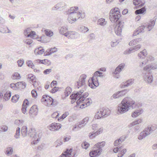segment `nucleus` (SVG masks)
I'll use <instances>...</instances> for the list:
<instances>
[{"label":"nucleus","mask_w":157,"mask_h":157,"mask_svg":"<svg viewBox=\"0 0 157 157\" xmlns=\"http://www.w3.org/2000/svg\"><path fill=\"white\" fill-rule=\"evenodd\" d=\"M86 77V75L85 74H82L80 76L78 81L76 82L74 86L75 89H78L82 86H84V89H82L78 91H74L71 95L69 98L71 99V102L72 104L74 103L77 100V103L78 105V103L79 104L80 102L84 101L86 98L88 96V92H85L82 94L87 87L85 85Z\"/></svg>","instance_id":"nucleus-1"},{"label":"nucleus","mask_w":157,"mask_h":157,"mask_svg":"<svg viewBox=\"0 0 157 157\" xmlns=\"http://www.w3.org/2000/svg\"><path fill=\"white\" fill-rule=\"evenodd\" d=\"M121 15L118 8H114L111 10L109 12V18L112 23H117L114 30L116 34L118 36L121 35L124 22L120 21Z\"/></svg>","instance_id":"nucleus-2"},{"label":"nucleus","mask_w":157,"mask_h":157,"mask_svg":"<svg viewBox=\"0 0 157 157\" xmlns=\"http://www.w3.org/2000/svg\"><path fill=\"white\" fill-rule=\"evenodd\" d=\"M142 106L141 103H135V101L131 98L126 97L118 105L117 111L120 114H123L128 111L131 108L136 109Z\"/></svg>","instance_id":"nucleus-3"},{"label":"nucleus","mask_w":157,"mask_h":157,"mask_svg":"<svg viewBox=\"0 0 157 157\" xmlns=\"http://www.w3.org/2000/svg\"><path fill=\"white\" fill-rule=\"evenodd\" d=\"M157 66L151 64L147 65L144 68V71H145L144 75V78L145 82L148 83H151L153 81V75L151 70L156 69Z\"/></svg>","instance_id":"nucleus-4"},{"label":"nucleus","mask_w":157,"mask_h":157,"mask_svg":"<svg viewBox=\"0 0 157 157\" xmlns=\"http://www.w3.org/2000/svg\"><path fill=\"white\" fill-rule=\"evenodd\" d=\"M102 72L99 71L95 72L93 74L92 77L90 78L88 81L89 86L93 89H94L99 84L98 77H103Z\"/></svg>","instance_id":"nucleus-5"},{"label":"nucleus","mask_w":157,"mask_h":157,"mask_svg":"<svg viewBox=\"0 0 157 157\" xmlns=\"http://www.w3.org/2000/svg\"><path fill=\"white\" fill-rule=\"evenodd\" d=\"M105 144L104 141L97 143L94 145L93 149L91 150L89 153V155L90 157H96L99 156L102 151V148Z\"/></svg>","instance_id":"nucleus-6"},{"label":"nucleus","mask_w":157,"mask_h":157,"mask_svg":"<svg viewBox=\"0 0 157 157\" xmlns=\"http://www.w3.org/2000/svg\"><path fill=\"white\" fill-rule=\"evenodd\" d=\"M157 128L156 125L155 124L148 125L145 128L144 130L141 132L138 137L139 140H141L146 136L150 134L153 131Z\"/></svg>","instance_id":"nucleus-7"},{"label":"nucleus","mask_w":157,"mask_h":157,"mask_svg":"<svg viewBox=\"0 0 157 157\" xmlns=\"http://www.w3.org/2000/svg\"><path fill=\"white\" fill-rule=\"evenodd\" d=\"M78 10V7L77 6L72 7L69 9V18L70 17V19L72 21H76L77 19L76 18V17L77 16L79 17L82 16V13L78 12L77 13L76 11Z\"/></svg>","instance_id":"nucleus-8"},{"label":"nucleus","mask_w":157,"mask_h":157,"mask_svg":"<svg viewBox=\"0 0 157 157\" xmlns=\"http://www.w3.org/2000/svg\"><path fill=\"white\" fill-rule=\"evenodd\" d=\"M35 131L36 130L34 128H32L29 130L28 133V136H29L34 138L35 139L37 138L36 140H34L32 142V144H33L34 145L37 144L40 140L39 138H37V137H39V136L37 134V133Z\"/></svg>","instance_id":"nucleus-9"},{"label":"nucleus","mask_w":157,"mask_h":157,"mask_svg":"<svg viewBox=\"0 0 157 157\" xmlns=\"http://www.w3.org/2000/svg\"><path fill=\"white\" fill-rule=\"evenodd\" d=\"M88 121V117H86L81 121L75 124L72 128V130L73 131H76L78 129H80L86 124Z\"/></svg>","instance_id":"nucleus-10"},{"label":"nucleus","mask_w":157,"mask_h":157,"mask_svg":"<svg viewBox=\"0 0 157 157\" xmlns=\"http://www.w3.org/2000/svg\"><path fill=\"white\" fill-rule=\"evenodd\" d=\"M129 91L128 89H124L121 91H119L114 94L111 98L114 99L119 98L125 95Z\"/></svg>","instance_id":"nucleus-11"},{"label":"nucleus","mask_w":157,"mask_h":157,"mask_svg":"<svg viewBox=\"0 0 157 157\" xmlns=\"http://www.w3.org/2000/svg\"><path fill=\"white\" fill-rule=\"evenodd\" d=\"M142 122V119H137L133 122L131 123L130 124L128 125L129 128H131L134 125H136L134 127V129L135 131H138L139 130L140 128V126L139 125H136L139 124L140 123Z\"/></svg>","instance_id":"nucleus-12"},{"label":"nucleus","mask_w":157,"mask_h":157,"mask_svg":"<svg viewBox=\"0 0 157 157\" xmlns=\"http://www.w3.org/2000/svg\"><path fill=\"white\" fill-rule=\"evenodd\" d=\"M61 127V124L59 123H53L49 126L48 128L52 131H56L59 129Z\"/></svg>","instance_id":"nucleus-13"},{"label":"nucleus","mask_w":157,"mask_h":157,"mask_svg":"<svg viewBox=\"0 0 157 157\" xmlns=\"http://www.w3.org/2000/svg\"><path fill=\"white\" fill-rule=\"evenodd\" d=\"M60 33L64 35L65 36L68 37L69 35V31H68V27L67 26L61 27L59 30Z\"/></svg>","instance_id":"nucleus-14"},{"label":"nucleus","mask_w":157,"mask_h":157,"mask_svg":"<svg viewBox=\"0 0 157 157\" xmlns=\"http://www.w3.org/2000/svg\"><path fill=\"white\" fill-rule=\"evenodd\" d=\"M29 105V102L28 100L25 99L23 101L22 106L21 108V110L24 114H25L27 110V108Z\"/></svg>","instance_id":"nucleus-15"},{"label":"nucleus","mask_w":157,"mask_h":157,"mask_svg":"<svg viewBox=\"0 0 157 157\" xmlns=\"http://www.w3.org/2000/svg\"><path fill=\"white\" fill-rule=\"evenodd\" d=\"M125 66L124 63H122L119 64L115 69L113 73L115 75H117L120 73L122 70L124 68Z\"/></svg>","instance_id":"nucleus-16"},{"label":"nucleus","mask_w":157,"mask_h":157,"mask_svg":"<svg viewBox=\"0 0 157 157\" xmlns=\"http://www.w3.org/2000/svg\"><path fill=\"white\" fill-rule=\"evenodd\" d=\"M38 111L36 105H33L30 109L29 113L30 115H36L37 114Z\"/></svg>","instance_id":"nucleus-17"},{"label":"nucleus","mask_w":157,"mask_h":157,"mask_svg":"<svg viewBox=\"0 0 157 157\" xmlns=\"http://www.w3.org/2000/svg\"><path fill=\"white\" fill-rule=\"evenodd\" d=\"M101 115H103V117H105L110 114V111L108 108H103L102 110L100 111Z\"/></svg>","instance_id":"nucleus-18"},{"label":"nucleus","mask_w":157,"mask_h":157,"mask_svg":"<svg viewBox=\"0 0 157 157\" xmlns=\"http://www.w3.org/2000/svg\"><path fill=\"white\" fill-rule=\"evenodd\" d=\"M80 36V34L75 32L69 31V38L71 39H77Z\"/></svg>","instance_id":"nucleus-19"},{"label":"nucleus","mask_w":157,"mask_h":157,"mask_svg":"<svg viewBox=\"0 0 157 157\" xmlns=\"http://www.w3.org/2000/svg\"><path fill=\"white\" fill-rule=\"evenodd\" d=\"M143 112V110L142 109L136 110L132 113V116L133 117H136L142 114Z\"/></svg>","instance_id":"nucleus-20"},{"label":"nucleus","mask_w":157,"mask_h":157,"mask_svg":"<svg viewBox=\"0 0 157 157\" xmlns=\"http://www.w3.org/2000/svg\"><path fill=\"white\" fill-rule=\"evenodd\" d=\"M156 19V17H154L153 19L151 20L150 23L148 25L147 27L149 31H150L153 28L155 24V21Z\"/></svg>","instance_id":"nucleus-21"},{"label":"nucleus","mask_w":157,"mask_h":157,"mask_svg":"<svg viewBox=\"0 0 157 157\" xmlns=\"http://www.w3.org/2000/svg\"><path fill=\"white\" fill-rule=\"evenodd\" d=\"M44 49L42 47H40L35 49L34 52L36 55H41L44 52Z\"/></svg>","instance_id":"nucleus-22"},{"label":"nucleus","mask_w":157,"mask_h":157,"mask_svg":"<svg viewBox=\"0 0 157 157\" xmlns=\"http://www.w3.org/2000/svg\"><path fill=\"white\" fill-rule=\"evenodd\" d=\"M49 98L46 101L47 102L48 106L53 105L55 106L56 105V101H54V99L51 97H49Z\"/></svg>","instance_id":"nucleus-23"},{"label":"nucleus","mask_w":157,"mask_h":157,"mask_svg":"<svg viewBox=\"0 0 157 157\" xmlns=\"http://www.w3.org/2000/svg\"><path fill=\"white\" fill-rule=\"evenodd\" d=\"M147 55V53L145 49H144L143 51L140 52L138 54V56L140 58L144 59L145 57Z\"/></svg>","instance_id":"nucleus-24"},{"label":"nucleus","mask_w":157,"mask_h":157,"mask_svg":"<svg viewBox=\"0 0 157 157\" xmlns=\"http://www.w3.org/2000/svg\"><path fill=\"white\" fill-rule=\"evenodd\" d=\"M142 40L141 38L136 39L131 41L129 43V45L130 46H133L136 45L138 43L140 42Z\"/></svg>","instance_id":"nucleus-25"},{"label":"nucleus","mask_w":157,"mask_h":157,"mask_svg":"<svg viewBox=\"0 0 157 157\" xmlns=\"http://www.w3.org/2000/svg\"><path fill=\"white\" fill-rule=\"evenodd\" d=\"M21 133L23 137L27 136V127L25 126H23L21 131Z\"/></svg>","instance_id":"nucleus-26"},{"label":"nucleus","mask_w":157,"mask_h":157,"mask_svg":"<svg viewBox=\"0 0 157 157\" xmlns=\"http://www.w3.org/2000/svg\"><path fill=\"white\" fill-rule=\"evenodd\" d=\"M27 78L32 83H34L36 81L35 76L32 74H30L27 75Z\"/></svg>","instance_id":"nucleus-27"},{"label":"nucleus","mask_w":157,"mask_h":157,"mask_svg":"<svg viewBox=\"0 0 157 157\" xmlns=\"http://www.w3.org/2000/svg\"><path fill=\"white\" fill-rule=\"evenodd\" d=\"M44 31L46 35L48 36L51 37L53 36V32L50 30L44 29L43 30Z\"/></svg>","instance_id":"nucleus-28"},{"label":"nucleus","mask_w":157,"mask_h":157,"mask_svg":"<svg viewBox=\"0 0 157 157\" xmlns=\"http://www.w3.org/2000/svg\"><path fill=\"white\" fill-rule=\"evenodd\" d=\"M144 27L142 26L140 29L138 28L134 32L133 34V36H136L139 34L140 33H143Z\"/></svg>","instance_id":"nucleus-29"},{"label":"nucleus","mask_w":157,"mask_h":157,"mask_svg":"<svg viewBox=\"0 0 157 157\" xmlns=\"http://www.w3.org/2000/svg\"><path fill=\"white\" fill-rule=\"evenodd\" d=\"M146 11L145 8L142 7L140 9L136 10L135 12V13L136 14H143Z\"/></svg>","instance_id":"nucleus-30"},{"label":"nucleus","mask_w":157,"mask_h":157,"mask_svg":"<svg viewBox=\"0 0 157 157\" xmlns=\"http://www.w3.org/2000/svg\"><path fill=\"white\" fill-rule=\"evenodd\" d=\"M11 95V93L10 91H7L4 94L3 98L6 101L10 99Z\"/></svg>","instance_id":"nucleus-31"},{"label":"nucleus","mask_w":157,"mask_h":157,"mask_svg":"<svg viewBox=\"0 0 157 157\" xmlns=\"http://www.w3.org/2000/svg\"><path fill=\"white\" fill-rule=\"evenodd\" d=\"M97 23L98 25L104 26L106 25V22L105 21V19L102 18L98 20Z\"/></svg>","instance_id":"nucleus-32"},{"label":"nucleus","mask_w":157,"mask_h":157,"mask_svg":"<svg viewBox=\"0 0 157 157\" xmlns=\"http://www.w3.org/2000/svg\"><path fill=\"white\" fill-rule=\"evenodd\" d=\"M63 144V140L62 139H58L54 143V146L56 147H57L58 146L62 145Z\"/></svg>","instance_id":"nucleus-33"},{"label":"nucleus","mask_w":157,"mask_h":157,"mask_svg":"<svg viewBox=\"0 0 157 157\" xmlns=\"http://www.w3.org/2000/svg\"><path fill=\"white\" fill-rule=\"evenodd\" d=\"M50 51L49 53H46V52H44V56H48L51 55L52 53L56 52L57 51V48L56 47L51 48L50 49Z\"/></svg>","instance_id":"nucleus-34"},{"label":"nucleus","mask_w":157,"mask_h":157,"mask_svg":"<svg viewBox=\"0 0 157 157\" xmlns=\"http://www.w3.org/2000/svg\"><path fill=\"white\" fill-rule=\"evenodd\" d=\"M36 33L33 31H31V32L28 35L26 36V37H30L32 39L37 38L35 37V36H36Z\"/></svg>","instance_id":"nucleus-35"},{"label":"nucleus","mask_w":157,"mask_h":157,"mask_svg":"<svg viewBox=\"0 0 157 157\" xmlns=\"http://www.w3.org/2000/svg\"><path fill=\"white\" fill-rule=\"evenodd\" d=\"M59 157H69V148H67L66 150L64 151Z\"/></svg>","instance_id":"nucleus-36"},{"label":"nucleus","mask_w":157,"mask_h":157,"mask_svg":"<svg viewBox=\"0 0 157 157\" xmlns=\"http://www.w3.org/2000/svg\"><path fill=\"white\" fill-rule=\"evenodd\" d=\"M78 105H77V103H76V105L75 106L76 107H77V106H79V108H80L81 109H82L83 108H85L84 107L85 106L86 107V103H85V101H83L82 102H80V103H78Z\"/></svg>","instance_id":"nucleus-37"},{"label":"nucleus","mask_w":157,"mask_h":157,"mask_svg":"<svg viewBox=\"0 0 157 157\" xmlns=\"http://www.w3.org/2000/svg\"><path fill=\"white\" fill-rule=\"evenodd\" d=\"M76 154L75 150H73L72 148L69 149V157H75Z\"/></svg>","instance_id":"nucleus-38"},{"label":"nucleus","mask_w":157,"mask_h":157,"mask_svg":"<svg viewBox=\"0 0 157 157\" xmlns=\"http://www.w3.org/2000/svg\"><path fill=\"white\" fill-rule=\"evenodd\" d=\"M20 128L18 127L16 128V132L14 135V137L16 139L19 138L20 136Z\"/></svg>","instance_id":"nucleus-39"},{"label":"nucleus","mask_w":157,"mask_h":157,"mask_svg":"<svg viewBox=\"0 0 157 157\" xmlns=\"http://www.w3.org/2000/svg\"><path fill=\"white\" fill-rule=\"evenodd\" d=\"M134 82V80L133 79H130L127 80L125 83L126 84V86L132 85Z\"/></svg>","instance_id":"nucleus-40"},{"label":"nucleus","mask_w":157,"mask_h":157,"mask_svg":"<svg viewBox=\"0 0 157 157\" xmlns=\"http://www.w3.org/2000/svg\"><path fill=\"white\" fill-rule=\"evenodd\" d=\"M19 98V96L18 95H15L12 97L11 98L12 101L13 102L16 103L18 100Z\"/></svg>","instance_id":"nucleus-41"},{"label":"nucleus","mask_w":157,"mask_h":157,"mask_svg":"<svg viewBox=\"0 0 157 157\" xmlns=\"http://www.w3.org/2000/svg\"><path fill=\"white\" fill-rule=\"evenodd\" d=\"M80 30L81 32L85 33L88 31L89 29L87 27L84 26H82L80 28Z\"/></svg>","instance_id":"nucleus-42"},{"label":"nucleus","mask_w":157,"mask_h":157,"mask_svg":"<svg viewBox=\"0 0 157 157\" xmlns=\"http://www.w3.org/2000/svg\"><path fill=\"white\" fill-rule=\"evenodd\" d=\"M51 97L49 96V95L45 94L43 95L42 97V98L41 99V102H45L47 101L49 98V97Z\"/></svg>","instance_id":"nucleus-43"},{"label":"nucleus","mask_w":157,"mask_h":157,"mask_svg":"<svg viewBox=\"0 0 157 157\" xmlns=\"http://www.w3.org/2000/svg\"><path fill=\"white\" fill-rule=\"evenodd\" d=\"M133 52L134 51L133 50V48H132V47H131L130 48H128L125 50L124 52V55H128L131 53Z\"/></svg>","instance_id":"nucleus-44"},{"label":"nucleus","mask_w":157,"mask_h":157,"mask_svg":"<svg viewBox=\"0 0 157 157\" xmlns=\"http://www.w3.org/2000/svg\"><path fill=\"white\" fill-rule=\"evenodd\" d=\"M12 78L13 79H19L21 78L20 75L18 73H15L12 75Z\"/></svg>","instance_id":"nucleus-45"},{"label":"nucleus","mask_w":157,"mask_h":157,"mask_svg":"<svg viewBox=\"0 0 157 157\" xmlns=\"http://www.w3.org/2000/svg\"><path fill=\"white\" fill-rule=\"evenodd\" d=\"M13 152V149L11 147H9L7 148V150L6 151V155H11Z\"/></svg>","instance_id":"nucleus-46"},{"label":"nucleus","mask_w":157,"mask_h":157,"mask_svg":"<svg viewBox=\"0 0 157 157\" xmlns=\"http://www.w3.org/2000/svg\"><path fill=\"white\" fill-rule=\"evenodd\" d=\"M68 114V113L66 112L58 118V121H62L63 119L65 118Z\"/></svg>","instance_id":"nucleus-47"},{"label":"nucleus","mask_w":157,"mask_h":157,"mask_svg":"<svg viewBox=\"0 0 157 157\" xmlns=\"http://www.w3.org/2000/svg\"><path fill=\"white\" fill-rule=\"evenodd\" d=\"M27 65L32 68L34 69V65L33 64L31 60H28L26 62Z\"/></svg>","instance_id":"nucleus-48"},{"label":"nucleus","mask_w":157,"mask_h":157,"mask_svg":"<svg viewBox=\"0 0 157 157\" xmlns=\"http://www.w3.org/2000/svg\"><path fill=\"white\" fill-rule=\"evenodd\" d=\"M101 114L100 112L99 111L95 115L94 118L95 119H99L101 118H103V115H101Z\"/></svg>","instance_id":"nucleus-49"},{"label":"nucleus","mask_w":157,"mask_h":157,"mask_svg":"<svg viewBox=\"0 0 157 157\" xmlns=\"http://www.w3.org/2000/svg\"><path fill=\"white\" fill-rule=\"evenodd\" d=\"M97 134L96 133L95 131H94L93 132H91L89 134V136L90 139H93L97 136V135H96Z\"/></svg>","instance_id":"nucleus-50"},{"label":"nucleus","mask_w":157,"mask_h":157,"mask_svg":"<svg viewBox=\"0 0 157 157\" xmlns=\"http://www.w3.org/2000/svg\"><path fill=\"white\" fill-rule=\"evenodd\" d=\"M89 144L86 141L83 142L82 144V147L83 148L86 149L89 146Z\"/></svg>","instance_id":"nucleus-51"},{"label":"nucleus","mask_w":157,"mask_h":157,"mask_svg":"<svg viewBox=\"0 0 157 157\" xmlns=\"http://www.w3.org/2000/svg\"><path fill=\"white\" fill-rule=\"evenodd\" d=\"M10 87L13 90H17L19 89V87L17 86L16 83H11L10 85Z\"/></svg>","instance_id":"nucleus-52"},{"label":"nucleus","mask_w":157,"mask_h":157,"mask_svg":"<svg viewBox=\"0 0 157 157\" xmlns=\"http://www.w3.org/2000/svg\"><path fill=\"white\" fill-rule=\"evenodd\" d=\"M31 32V29L29 28H28L24 30V34L25 36H26Z\"/></svg>","instance_id":"nucleus-53"},{"label":"nucleus","mask_w":157,"mask_h":157,"mask_svg":"<svg viewBox=\"0 0 157 157\" xmlns=\"http://www.w3.org/2000/svg\"><path fill=\"white\" fill-rule=\"evenodd\" d=\"M63 5H64V2H61L57 4L56 6H58L59 7V10L62 11L61 8Z\"/></svg>","instance_id":"nucleus-54"},{"label":"nucleus","mask_w":157,"mask_h":157,"mask_svg":"<svg viewBox=\"0 0 157 157\" xmlns=\"http://www.w3.org/2000/svg\"><path fill=\"white\" fill-rule=\"evenodd\" d=\"M24 42L25 44L29 45L33 42V40L31 39H26L24 41Z\"/></svg>","instance_id":"nucleus-55"},{"label":"nucleus","mask_w":157,"mask_h":157,"mask_svg":"<svg viewBox=\"0 0 157 157\" xmlns=\"http://www.w3.org/2000/svg\"><path fill=\"white\" fill-rule=\"evenodd\" d=\"M31 94L33 97L36 98L37 95L36 91L35 90H33L31 91Z\"/></svg>","instance_id":"nucleus-56"},{"label":"nucleus","mask_w":157,"mask_h":157,"mask_svg":"<svg viewBox=\"0 0 157 157\" xmlns=\"http://www.w3.org/2000/svg\"><path fill=\"white\" fill-rule=\"evenodd\" d=\"M85 99L86 100H84V101H85V103H86V106H87L90 105V103H91L92 101L90 103V100H91V99L90 98H86Z\"/></svg>","instance_id":"nucleus-57"},{"label":"nucleus","mask_w":157,"mask_h":157,"mask_svg":"<svg viewBox=\"0 0 157 157\" xmlns=\"http://www.w3.org/2000/svg\"><path fill=\"white\" fill-rule=\"evenodd\" d=\"M59 113L57 112H56L52 114L51 115V116L53 118H56L59 116Z\"/></svg>","instance_id":"nucleus-58"},{"label":"nucleus","mask_w":157,"mask_h":157,"mask_svg":"<svg viewBox=\"0 0 157 157\" xmlns=\"http://www.w3.org/2000/svg\"><path fill=\"white\" fill-rule=\"evenodd\" d=\"M19 67H21L24 63V61L23 59H20L17 61Z\"/></svg>","instance_id":"nucleus-59"},{"label":"nucleus","mask_w":157,"mask_h":157,"mask_svg":"<svg viewBox=\"0 0 157 157\" xmlns=\"http://www.w3.org/2000/svg\"><path fill=\"white\" fill-rule=\"evenodd\" d=\"M52 71V70L51 69H47L43 71V73L45 75H48Z\"/></svg>","instance_id":"nucleus-60"},{"label":"nucleus","mask_w":157,"mask_h":157,"mask_svg":"<svg viewBox=\"0 0 157 157\" xmlns=\"http://www.w3.org/2000/svg\"><path fill=\"white\" fill-rule=\"evenodd\" d=\"M33 83V86L35 87L36 88V87H37V88L38 89H39L40 88H41V87L40 86H39V87H37V86L39 85L40 84V83L39 82H37L36 81L35 82H34Z\"/></svg>","instance_id":"nucleus-61"},{"label":"nucleus","mask_w":157,"mask_h":157,"mask_svg":"<svg viewBox=\"0 0 157 157\" xmlns=\"http://www.w3.org/2000/svg\"><path fill=\"white\" fill-rule=\"evenodd\" d=\"M58 89L59 88L55 86L52 89L50 92L52 94L55 93L58 90Z\"/></svg>","instance_id":"nucleus-62"},{"label":"nucleus","mask_w":157,"mask_h":157,"mask_svg":"<svg viewBox=\"0 0 157 157\" xmlns=\"http://www.w3.org/2000/svg\"><path fill=\"white\" fill-rule=\"evenodd\" d=\"M1 130H0V131L6 132L8 130V128L7 126H3L1 127Z\"/></svg>","instance_id":"nucleus-63"},{"label":"nucleus","mask_w":157,"mask_h":157,"mask_svg":"<svg viewBox=\"0 0 157 157\" xmlns=\"http://www.w3.org/2000/svg\"><path fill=\"white\" fill-rule=\"evenodd\" d=\"M141 47V45L140 44H138L136 46H134L133 47H132L133 49V50L134 51L135 50H136L139 49Z\"/></svg>","instance_id":"nucleus-64"}]
</instances>
